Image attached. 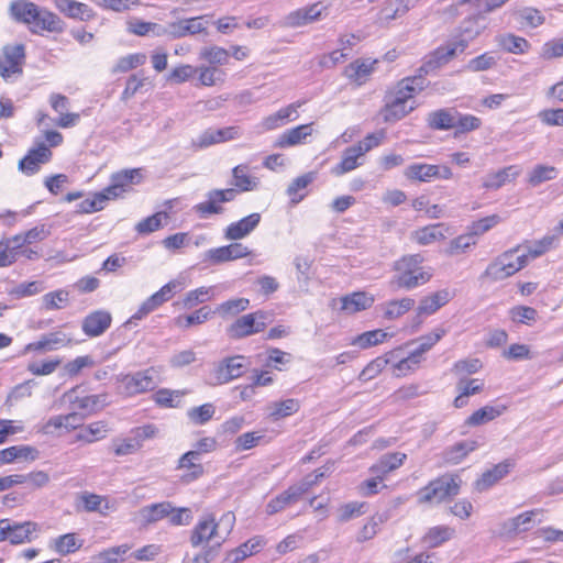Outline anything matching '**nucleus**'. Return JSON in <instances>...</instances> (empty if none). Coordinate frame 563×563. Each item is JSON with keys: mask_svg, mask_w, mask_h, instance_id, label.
I'll list each match as a JSON object with an SVG mask.
<instances>
[{"mask_svg": "<svg viewBox=\"0 0 563 563\" xmlns=\"http://www.w3.org/2000/svg\"><path fill=\"white\" fill-rule=\"evenodd\" d=\"M235 522L233 512L228 511L216 521L213 515H206L199 519L191 531L190 543L194 548L203 547L218 551L231 533Z\"/></svg>", "mask_w": 563, "mask_h": 563, "instance_id": "nucleus-1", "label": "nucleus"}, {"mask_svg": "<svg viewBox=\"0 0 563 563\" xmlns=\"http://www.w3.org/2000/svg\"><path fill=\"white\" fill-rule=\"evenodd\" d=\"M420 91L411 77L402 79L396 89L386 98V103L380 111L385 122H395L415 109L413 93Z\"/></svg>", "mask_w": 563, "mask_h": 563, "instance_id": "nucleus-2", "label": "nucleus"}, {"mask_svg": "<svg viewBox=\"0 0 563 563\" xmlns=\"http://www.w3.org/2000/svg\"><path fill=\"white\" fill-rule=\"evenodd\" d=\"M456 495V476L451 473L439 476L416 493L418 505L428 506L452 501Z\"/></svg>", "mask_w": 563, "mask_h": 563, "instance_id": "nucleus-3", "label": "nucleus"}, {"mask_svg": "<svg viewBox=\"0 0 563 563\" xmlns=\"http://www.w3.org/2000/svg\"><path fill=\"white\" fill-rule=\"evenodd\" d=\"M456 49L457 42L453 40L448 42L444 46L438 47L434 52L424 57L422 65L418 69V74L411 77L413 81H416L419 90H423L426 87L424 77L435 74L452 60Z\"/></svg>", "mask_w": 563, "mask_h": 563, "instance_id": "nucleus-4", "label": "nucleus"}, {"mask_svg": "<svg viewBox=\"0 0 563 563\" xmlns=\"http://www.w3.org/2000/svg\"><path fill=\"white\" fill-rule=\"evenodd\" d=\"M246 367V357L243 355L225 357L221 362L214 364L213 368L209 373L208 384L211 386L227 384L241 377Z\"/></svg>", "mask_w": 563, "mask_h": 563, "instance_id": "nucleus-5", "label": "nucleus"}, {"mask_svg": "<svg viewBox=\"0 0 563 563\" xmlns=\"http://www.w3.org/2000/svg\"><path fill=\"white\" fill-rule=\"evenodd\" d=\"M266 328V313L256 311L238 318L227 329L229 338L239 340L262 332Z\"/></svg>", "mask_w": 563, "mask_h": 563, "instance_id": "nucleus-6", "label": "nucleus"}, {"mask_svg": "<svg viewBox=\"0 0 563 563\" xmlns=\"http://www.w3.org/2000/svg\"><path fill=\"white\" fill-rule=\"evenodd\" d=\"M328 14V8L322 2H316L289 12L283 20L286 27H301L322 20Z\"/></svg>", "mask_w": 563, "mask_h": 563, "instance_id": "nucleus-7", "label": "nucleus"}, {"mask_svg": "<svg viewBox=\"0 0 563 563\" xmlns=\"http://www.w3.org/2000/svg\"><path fill=\"white\" fill-rule=\"evenodd\" d=\"M154 368L139 371L132 374L122 375L119 378L123 391L128 396L139 395L148 390H153L156 386L154 378Z\"/></svg>", "mask_w": 563, "mask_h": 563, "instance_id": "nucleus-8", "label": "nucleus"}, {"mask_svg": "<svg viewBox=\"0 0 563 563\" xmlns=\"http://www.w3.org/2000/svg\"><path fill=\"white\" fill-rule=\"evenodd\" d=\"M34 20L29 24V30L33 34L43 32L62 33L65 30V22L54 12L36 4Z\"/></svg>", "mask_w": 563, "mask_h": 563, "instance_id": "nucleus-9", "label": "nucleus"}, {"mask_svg": "<svg viewBox=\"0 0 563 563\" xmlns=\"http://www.w3.org/2000/svg\"><path fill=\"white\" fill-rule=\"evenodd\" d=\"M238 191V188L211 190L207 195L208 200L198 203L195 207V210L200 214L201 218H207L209 214L221 213L223 211V208L220 206V203L234 200Z\"/></svg>", "mask_w": 563, "mask_h": 563, "instance_id": "nucleus-10", "label": "nucleus"}, {"mask_svg": "<svg viewBox=\"0 0 563 563\" xmlns=\"http://www.w3.org/2000/svg\"><path fill=\"white\" fill-rule=\"evenodd\" d=\"M25 58L23 44L5 46L3 57L0 59V75L10 78L12 75L22 73V65Z\"/></svg>", "mask_w": 563, "mask_h": 563, "instance_id": "nucleus-11", "label": "nucleus"}, {"mask_svg": "<svg viewBox=\"0 0 563 563\" xmlns=\"http://www.w3.org/2000/svg\"><path fill=\"white\" fill-rule=\"evenodd\" d=\"M307 493L306 484H294L276 497L272 498L266 505V514L275 515L285 510L287 507L298 503Z\"/></svg>", "mask_w": 563, "mask_h": 563, "instance_id": "nucleus-12", "label": "nucleus"}, {"mask_svg": "<svg viewBox=\"0 0 563 563\" xmlns=\"http://www.w3.org/2000/svg\"><path fill=\"white\" fill-rule=\"evenodd\" d=\"M206 21L203 16H196L183 19L177 22L169 23L163 32H157V35H170L175 38H180L187 35H195L206 31Z\"/></svg>", "mask_w": 563, "mask_h": 563, "instance_id": "nucleus-13", "label": "nucleus"}, {"mask_svg": "<svg viewBox=\"0 0 563 563\" xmlns=\"http://www.w3.org/2000/svg\"><path fill=\"white\" fill-rule=\"evenodd\" d=\"M451 299V294L448 290H439L423 297L418 305L417 314L413 319L416 327L422 323V317L435 313L441 307L446 305Z\"/></svg>", "mask_w": 563, "mask_h": 563, "instance_id": "nucleus-14", "label": "nucleus"}, {"mask_svg": "<svg viewBox=\"0 0 563 563\" xmlns=\"http://www.w3.org/2000/svg\"><path fill=\"white\" fill-rule=\"evenodd\" d=\"M405 175L409 179L429 181L432 178H450L453 173L446 166L412 164L406 168Z\"/></svg>", "mask_w": 563, "mask_h": 563, "instance_id": "nucleus-15", "label": "nucleus"}, {"mask_svg": "<svg viewBox=\"0 0 563 563\" xmlns=\"http://www.w3.org/2000/svg\"><path fill=\"white\" fill-rule=\"evenodd\" d=\"M240 128L239 126H227L222 129H207L205 130L197 140L194 141V144L200 148L208 147L213 144L235 140L240 136Z\"/></svg>", "mask_w": 563, "mask_h": 563, "instance_id": "nucleus-16", "label": "nucleus"}, {"mask_svg": "<svg viewBox=\"0 0 563 563\" xmlns=\"http://www.w3.org/2000/svg\"><path fill=\"white\" fill-rule=\"evenodd\" d=\"M112 317L106 310H96L86 316L81 323L82 332L89 338L103 334L111 325Z\"/></svg>", "mask_w": 563, "mask_h": 563, "instance_id": "nucleus-17", "label": "nucleus"}, {"mask_svg": "<svg viewBox=\"0 0 563 563\" xmlns=\"http://www.w3.org/2000/svg\"><path fill=\"white\" fill-rule=\"evenodd\" d=\"M500 222V217L492 214L472 223L467 233L460 235V251L476 244V239Z\"/></svg>", "mask_w": 563, "mask_h": 563, "instance_id": "nucleus-18", "label": "nucleus"}, {"mask_svg": "<svg viewBox=\"0 0 563 563\" xmlns=\"http://www.w3.org/2000/svg\"><path fill=\"white\" fill-rule=\"evenodd\" d=\"M51 157V150L41 143L19 162V169L26 175H33L38 172L41 164L47 163Z\"/></svg>", "mask_w": 563, "mask_h": 563, "instance_id": "nucleus-19", "label": "nucleus"}, {"mask_svg": "<svg viewBox=\"0 0 563 563\" xmlns=\"http://www.w3.org/2000/svg\"><path fill=\"white\" fill-rule=\"evenodd\" d=\"M406 459L407 455L401 452L386 453L368 471L372 475L377 476V478L385 479L389 473L399 468Z\"/></svg>", "mask_w": 563, "mask_h": 563, "instance_id": "nucleus-20", "label": "nucleus"}, {"mask_svg": "<svg viewBox=\"0 0 563 563\" xmlns=\"http://www.w3.org/2000/svg\"><path fill=\"white\" fill-rule=\"evenodd\" d=\"M55 8L67 18L89 21L95 16L93 10L86 3L76 0H54Z\"/></svg>", "mask_w": 563, "mask_h": 563, "instance_id": "nucleus-21", "label": "nucleus"}, {"mask_svg": "<svg viewBox=\"0 0 563 563\" xmlns=\"http://www.w3.org/2000/svg\"><path fill=\"white\" fill-rule=\"evenodd\" d=\"M261 214L251 213L250 216L231 223L224 231L227 240L238 241L247 236L260 223Z\"/></svg>", "mask_w": 563, "mask_h": 563, "instance_id": "nucleus-22", "label": "nucleus"}, {"mask_svg": "<svg viewBox=\"0 0 563 563\" xmlns=\"http://www.w3.org/2000/svg\"><path fill=\"white\" fill-rule=\"evenodd\" d=\"M376 64L377 60L356 59L345 67L344 76L357 86H361L365 84L373 74Z\"/></svg>", "mask_w": 563, "mask_h": 563, "instance_id": "nucleus-23", "label": "nucleus"}, {"mask_svg": "<svg viewBox=\"0 0 563 563\" xmlns=\"http://www.w3.org/2000/svg\"><path fill=\"white\" fill-rule=\"evenodd\" d=\"M375 298L365 291H355L341 298V310L353 314L373 306Z\"/></svg>", "mask_w": 563, "mask_h": 563, "instance_id": "nucleus-24", "label": "nucleus"}, {"mask_svg": "<svg viewBox=\"0 0 563 563\" xmlns=\"http://www.w3.org/2000/svg\"><path fill=\"white\" fill-rule=\"evenodd\" d=\"M543 509H532L522 512L514 518L508 519L503 529L506 533H519L530 529L531 525L536 522V518L543 516Z\"/></svg>", "mask_w": 563, "mask_h": 563, "instance_id": "nucleus-25", "label": "nucleus"}, {"mask_svg": "<svg viewBox=\"0 0 563 563\" xmlns=\"http://www.w3.org/2000/svg\"><path fill=\"white\" fill-rule=\"evenodd\" d=\"M38 530V525L32 521H24L20 523H11L9 520V530L7 540L11 544H22L31 542L33 534Z\"/></svg>", "mask_w": 563, "mask_h": 563, "instance_id": "nucleus-26", "label": "nucleus"}, {"mask_svg": "<svg viewBox=\"0 0 563 563\" xmlns=\"http://www.w3.org/2000/svg\"><path fill=\"white\" fill-rule=\"evenodd\" d=\"M520 174L517 166H507L497 172L489 173L483 180V187L489 190H496L506 184L515 180Z\"/></svg>", "mask_w": 563, "mask_h": 563, "instance_id": "nucleus-27", "label": "nucleus"}, {"mask_svg": "<svg viewBox=\"0 0 563 563\" xmlns=\"http://www.w3.org/2000/svg\"><path fill=\"white\" fill-rule=\"evenodd\" d=\"M200 457L198 456V453L194 452L192 450L186 452L180 456V459L178 460L177 468H186L189 471L188 473L181 476L183 483L188 484L202 476L203 466L200 463H198Z\"/></svg>", "mask_w": 563, "mask_h": 563, "instance_id": "nucleus-28", "label": "nucleus"}, {"mask_svg": "<svg viewBox=\"0 0 563 563\" xmlns=\"http://www.w3.org/2000/svg\"><path fill=\"white\" fill-rule=\"evenodd\" d=\"M409 9V0L385 1L380 11L378 12L377 22L380 24L389 23L390 21L405 15Z\"/></svg>", "mask_w": 563, "mask_h": 563, "instance_id": "nucleus-29", "label": "nucleus"}, {"mask_svg": "<svg viewBox=\"0 0 563 563\" xmlns=\"http://www.w3.org/2000/svg\"><path fill=\"white\" fill-rule=\"evenodd\" d=\"M36 3L29 0H15L9 5V14L12 20L29 26L34 20Z\"/></svg>", "mask_w": 563, "mask_h": 563, "instance_id": "nucleus-30", "label": "nucleus"}, {"mask_svg": "<svg viewBox=\"0 0 563 563\" xmlns=\"http://www.w3.org/2000/svg\"><path fill=\"white\" fill-rule=\"evenodd\" d=\"M311 134L312 123L301 124L280 134L277 141V145L279 147L295 146L301 144Z\"/></svg>", "mask_w": 563, "mask_h": 563, "instance_id": "nucleus-31", "label": "nucleus"}, {"mask_svg": "<svg viewBox=\"0 0 563 563\" xmlns=\"http://www.w3.org/2000/svg\"><path fill=\"white\" fill-rule=\"evenodd\" d=\"M214 286L210 287H199L194 290L188 291L184 298L176 302L175 305H179L183 309H192L194 307L205 303L214 298Z\"/></svg>", "mask_w": 563, "mask_h": 563, "instance_id": "nucleus-32", "label": "nucleus"}, {"mask_svg": "<svg viewBox=\"0 0 563 563\" xmlns=\"http://www.w3.org/2000/svg\"><path fill=\"white\" fill-rule=\"evenodd\" d=\"M448 234L449 228L443 223H438L415 231L412 236L417 243L428 245L434 241L445 239Z\"/></svg>", "mask_w": 563, "mask_h": 563, "instance_id": "nucleus-33", "label": "nucleus"}, {"mask_svg": "<svg viewBox=\"0 0 563 563\" xmlns=\"http://www.w3.org/2000/svg\"><path fill=\"white\" fill-rule=\"evenodd\" d=\"M213 312L210 307L202 306L190 314H180L174 319V324L180 329H188L192 325H199L211 319Z\"/></svg>", "mask_w": 563, "mask_h": 563, "instance_id": "nucleus-34", "label": "nucleus"}, {"mask_svg": "<svg viewBox=\"0 0 563 563\" xmlns=\"http://www.w3.org/2000/svg\"><path fill=\"white\" fill-rule=\"evenodd\" d=\"M505 410L504 406H485L474 411L465 421L463 427H478L499 417Z\"/></svg>", "mask_w": 563, "mask_h": 563, "instance_id": "nucleus-35", "label": "nucleus"}, {"mask_svg": "<svg viewBox=\"0 0 563 563\" xmlns=\"http://www.w3.org/2000/svg\"><path fill=\"white\" fill-rule=\"evenodd\" d=\"M37 451L27 445H14L0 451V464H9L15 460H35Z\"/></svg>", "mask_w": 563, "mask_h": 563, "instance_id": "nucleus-36", "label": "nucleus"}, {"mask_svg": "<svg viewBox=\"0 0 563 563\" xmlns=\"http://www.w3.org/2000/svg\"><path fill=\"white\" fill-rule=\"evenodd\" d=\"M431 278V274L426 271H407V273L397 274L394 283L399 288L412 289L426 284Z\"/></svg>", "mask_w": 563, "mask_h": 563, "instance_id": "nucleus-37", "label": "nucleus"}, {"mask_svg": "<svg viewBox=\"0 0 563 563\" xmlns=\"http://www.w3.org/2000/svg\"><path fill=\"white\" fill-rule=\"evenodd\" d=\"M415 306V300L409 297L390 300L384 303V317L388 320L398 319Z\"/></svg>", "mask_w": 563, "mask_h": 563, "instance_id": "nucleus-38", "label": "nucleus"}, {"mask_svg": "<svg viewBox=\"0 0 563 563\" xmlns=\"http://www.w3.org/2000/svg\"><path fill=\"white\" fill-rule=\"evenodd\" d=\"M247 172L249 167L246 165L235 166L232 170V184L239 191H251L257 188V178L249 175Z\"/></svg>", "mask_w": 563, "mask_h": 563, "instance_id": "nucleus-39", "label": "nucleus"}, {"mask_svg": "<svg viewBox=\"0 0 563 563\" xmlns=\"http://www.w3.org/2000/svg\"><path fill=\"white\" fill-rule=\"evenodd\" d=\"M314 179L316 173L313 172H309L294 179L287 188V195L289 196L290 201L295 205L300 202L306 196L302 190H305Z\"/></svg>", "mask_w": 563, "mask_h": 563, "instance_id": "nucleus-40", "label": "nucleus"}, {"mask_svg": "<svg viewBox=\"0 0 563 563\" xmlns=\"http://www.w3.org/2000/svg\"><path fill=\"white\" fill-rule=\"evenodd\" d=\"M510 464L507 462L495 465L492 470L485 472L482 477L476 482L479 490H485L496 484L505 475L508 474Z\"/></svg>", "mask_w": 563, "mask_h": 563, "instance_id": "nucleus-41", "label": "nucleus"}, {"mask_svg": "<svg viewBox=\"0 0 563 563\" xmlns=\"http://www.w3.org/2000/svg\"><path fill=\"white\" fill-rule=\"evenodd\" d=\"M187 394L188 390L186 389L172 390L168 388H162L154 394L153 398L161 407L177 408L180 406L183 397Z\"/></svg>", "mask_w": 563, "mask_h": 563, "instance_id": "nucleus-42", "label": "nucleus"}, {"mask_svg": "<svg viewBox=\"0 0 563 563\" xmlns=\"http://www.w3.org/2000/svg\"><path fill=\"white\" fill-rule=\"evenodd\" d=\"M249 305L250 300L247 298L230 299L218 305L212 312L213 314H219L222 318H229L246 310Z\"/></svg>", "mask_w": 563, "mask_h": 563, "instance_id": "nucleus-43", "label": "nucleus"}, {"mask_svg": "<svg viewBox=\"0 0 563 563\" xmlns=\"http://www.w3.org/2000/svg\"><path fill=\"white\" fill-rule=\"evenodd\" d=\"M300 408V404L297 399L289 398L283 401H275L268 406L269 416L278 420L296 413Z\"/></svg>", "mask_w": 563, "mask_h": 563, "instance_id": "nucleus-44", "label": "nucleus"}, {"mask_svg": "<svg viewBox=\"0 0 563 563\" xmlns=\"http://www.w3.org/2000/svg\"><path fill=\"white\" fill-rule=\"evenodd\" d=\"M500 47L512 54H523L529 48V43L526 38L508 33L498 37Z\"/></svg>", "mask_w": 563, "mask_h": 563, "instance_id": "nucleus-45", "label": "nucleus"}, {"mask_svg": "<svg viewBox=\"0 0 563 563\" xmlns=\"http://www.w3.org/2000/svg\"><path fill=\"white\" fill-rule=\"evenodd\" d=\"M262 547V542L260 539H250L239 548L231 551L225 561L228 563H239L245 560L247 556L256 553L258 549Z\"/></svg>", "mask_w": 563, "mask_h": 563, "instance_id": "nucleus-46", "label": "nucleus"}, {"mask_svg": "<svg viewBox=\"0 0 563 563\" xmlns=\"http://www.w3.org/2000/svg\"><path fill=\"white\" fill-rule=\"evenodd\" d=\"M361 156L354 146L347 147L343 152L341 162L332 168V174L342 176L355 169L358 166L357 158Z\"/></svg>", "mask_w": 563, "mask_h": 563, "instance_id": "nucleus-47", "label": "nucleus"}, {"mask_svg": "<svg viewBox=\"0 0 563 563\" xmlns=\"http://www.w3.org/2000/svg\"><path fill=\"white\" fill-rule=\"evenodd\" d=\"M173 506L168 501L153 504L141 509V516L146 522H155L168 517Z\"/></svg>", "mask_w": 563, "mask_h": 563, "instance_id": "nucleus-48", "label": "nucleus"}, {"mask_svg": "<svg viewBox=\"0 0 563 563\" xmlns=\"http://www.w3.org/2000/svg\"><path fill=\"white\" fill-rule=\"evenodd\" d=\"M389 518H390V514H387V512H380V514L374 515L369 519V521L366 525H364L363 528L360 530L357 538H356L357 541L364 542V541L373 539L378 532L379 525L384 523Z\"/></svg>", "mask_w": 563, "mask_h": 563, "instance_id": "nucleus-49", "label": "nucleus"}, {"mask_svg": "<svg viewBox=\"0 0 563 563\" xmlns=\"http://www.w3.org/2000/svg\"><path fill=\"white\" fill-rule=\"evenodd\" d=\"M479 18L465 20L460 27V51H463L468 41L475 38L483 30L479 23Z\"/></svg>", "mask_w": 563, "mask_h": 563, "instance_id": "nucleus-50", "label": "nucleus"}, {"mask_svg": "<svg viewBox=\"0 0 563 563\" xmlns=\"http://www.w3.org/2000/svg\"><path fill=\"white\" fill-rule=\"evenodd\" d=\"M521 247V245H518L501 253V257H506L507 267H509L510 273L514 275L526 267L529 262L528 254H518Z\"/></svg>", "mask_w": 563, "mask_h": 563, "instance_id": "nucleus-51", "label": "nucleus"}, {"mask_svg": "<svg viewBox=\"0 0 563 563\" xmlns=\"http://www.w3.org/2000/svg\"><path fill=\"white\" fill-rule=\"evenodd\" d=\"M485 276L494 282L506 279L514 274L510 273L506 264V257L498 255L486 268Z\"/></svg>", "mask_w": 563, "mask_h": 563, "instance_id": "nucleus-52", "label": "nucleus"}, {"mask_svg": "<svg viewBox=\"0 0 563 563\" xmlns=\"http://www.w3.org/2000/svg\"><path fill=\"white\" fill-rule=\"evenodd\" d=\"M556 241V235H545L542 239L533 242L532 244H525L526 252L528 254V260L537 258L548 252Z\"/></svg>", "mask_w": 563, "mask_h": 563, "instance_id": "nucleus-53", "label": "nucleus"}, {"mask_svg": "<svg viewBox=\"0 0 563 563\" xmlns=\"http://www.w3.org/2000/svg\"><path fill=\"white\" fill-rule=\"evenodd\" d=\"M216 413V408L212 404H203L198 407H192L187 411L189 420L197 424L202 426L210 421Z\"/></svg>", "mask_w": 563, "mask_h": 563, "instance_id": "nucleus-54", "label": "nucleus"}, {"mask_svg": "<svg viewBox=\"0 0 563 563\" xmlns=\"http://www.w3.org/2000/svg\"><path fill=\"white\" fill-rule=\"evenodd\" d=\"M81 544L75 533H66L54 540V550L62 555H67L77 551Z\"/></svg>", "mask_w": 563, "mask_h": 563, "instance_id": "nucleus-55", "label": "nucleus"}, {"mask_svg": "<svg viewBox=\"0 0 563 563\" xmlns=\"http://www.w3.org/2000/svg\"><path fill=\"white\" fill-rule=\"evenodd\" d=\"M130 549L131 547L128 544L107 549L93 558L95 563H119L123 561V556L130 551Z\"/></svg>", "mask_w": 563, "mask_h": 563, "instance_id": "nucleus-56", "label": "nucleus"}, {"mask_svg": "<svg viewBox=\"0 0 563 563\" xmlns=\"http://www.w3.org/2000/svg\"><path fill=\"white\" fill-rule=\"evenodd\" d=\"M509 316L514 322L530 325L537 320L538 311L528 306H516L509 310Z\"/></svg>", "mask_w": 563, "mask_h": 563, "instance_id": "nucleus-57", "label": "nucleus"}, {"mask_svg": "<svg viewBox=\"0 0 563 563\" xmlns=\"http://www.w3.org/2000/svg\"><path fill=\"white\" fill-rule=\"evenodd\" d=\"M428 123L432 129L446 130L454 126V117L448 110L442 109L431 112Z\"/></svg>", "mask_w": 563, "mask_h": 563, "instance_id": "nucleus-58", "label": "nucleus"}, {"mask_svg": "<svg viewBox=\"0 0 563 563\" xmlns=\"http://www.w3.org/2000/svg\"><path fill=\"white\" fill-rule=\"evenodd\" d=\"M107 433L106 424L101 421L93 422L82 428L77 433V439L79 441H85L91 443L97 439L103 438Z\"/></svg>", "mask_w": 563, "mask_h": 563, "instance_id": "nucleus-59", "label": "nucleus"}, {"mask_svg": "<svg viewBox=\"0 0 563 563\" xmlns=\"http://www.w3.org/2000/svg\"><path fill=\"white\" fill-rule=\"evenodd\" d=\"M200 58L209 62L210 64L224 65L229 60V52L220 46L203 47L200 51Z\"/></svg>", "mask_w": 563, "mask_h": 563, "instance_id": "nucleus-60", "label": "nucleus"}, {"mask_svg": "<svg viewBox=\"0 0 563 563\" xmlns=\"http://www.w3.org/2000/svg\"><path fill=\"white\" fill-rule=\"evenodd\" d=\"M142 169H123L112 175L111 180L123 189L131 184H139L142 180Z\"/></svg>", "mask_w": 563, "mask_h": 563, "instance_id": "nucleus-61", "label": "nucleus"}, {"mask_svg": "<svg viewBox=\"0 0 563 563\" xmlns=\"http://www.w3.org/2000/svg\"><path fill=\"white\" fill-rule=\"evenodd\" d=\"M43 305L46 310H55L63 308L68 302L69 292L65 289L51 291L43 296Z\"/></svg>", "mask_w": 563, "mask_h": 563, "instance_id": "nucleus-62", "label": "nucleus"}, {"mask_svg": "<svg viewBox=\"0 0 563 563\" xmlns=\"http://www.w3.org/2000/svg\"><path fill=\"white\" fill-rule=\"evenodd\" d=\"M454 533L453 529L448 527H433L424 536V542L429 547H438L442 542L449 540Z\"/></svg>", "mask_w": 563, "mask_h": 563, "instance_id": "nucleus-63", "label": "nucleus"}, {"mask_svg": "<svg viewBox=\"0 0 563 563\" xmlns=\"http://www.w3.org/2000/svg\"><path fill=\"white\" fill-rule=\"evenodd\" d=\"M388 334L380 329L372 330L358 335L355 339L354 344L358 345L362 349H367L369 346L384 342Z\"/></svg>", "mask_w": 563, "mask_h": 563, "instance_id": "nucleus-64", "label": "nucleus"}]
</instances>
